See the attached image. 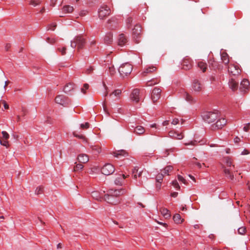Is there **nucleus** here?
<instances>
[{
    "instance_id": "nucleus-1",
    "label": "nucleus",
    "mask_w": 250,
    "mask_h": 250,
    "mask_svg": "<svg viewBox=\"0 0 250 250\" xmlns=\"http://www.w3.org/2000/svg\"><path fill=\"white\" fill-rule=\"evenodd\" d=\"M224 161L227 166L230 167L229 168L226 167L224 168V172L225 174V176L228 178L232 180L234 179V175L232 171L233 169L234 168L235 166L232 164L231 159L229 157H225Z\"/></svg>"
},
{
    "instance_id": "nucleus-2",
    "label": "nucleus",
    "mask_w": 250,
    "mask_h": 250,
    "mask_svg": "<svg viewBox=\"0 0 250 250\" xmlns=\"http://www.w3.org/2000/svg\"><path fill=\"white\" fill-rule=\"evenodd\" d=\"M85 44V40L81 35L76 36L73 41H71L70 46L75 48L77 46V49L80 50L83 48Z\"/></svg>"
},
{
    "instance_id": "nucleus-3",
    "label": "nucleus",
    "mask_w": 250,
    "mask_h": 250,
    "mask_svg": "<svg viewBox=\"0 0 250 250\" xmlns=\"http://www.w3.org/2000/svg\"><path fill=\"white\" fill-rule=\"evenodd\" d=\"M133 67L129 63L122 64L119 68V72L122 77L127 76L132 72Z\"/></svg>"
},
{
    "instance_id": "nucleus-4",
    "label": "nucleus",
    "mask_w": 250,
    "mask_h": 250,
    "mask_svg": "<svg viewBox=\"0 0 250 250\" xmlns=\"http://www.w3.org/2000/svg\"><path fill=\"white\" fill-rule=\"evenodd\" d=\"M203 119L208 123H211L215 121L218 117L217 113L206 111L202 113Z\"/></svg>"
},
{
    "instance_id": "nucleus-5",
    "label": "nucleus",
    "mask_w": 250,
    "mask_h": 250,
    "mask_svg": "<svg viewBox=\"0 0 250 250\" xmlns=\"http://www.w3.org/2000/svg\"><path fill=\"white\" fill-rule=\"evenodd\" d=\"M133 39L136 43H139L141 37V26L140 24H137L132 29Z\"/></svg>"
},
{
    "instance_id": "nucleus-6",
    "label": "nucleus",
    "mask_w": 250,
    "mask_h": 250,
    "mask_svg": "<svg viewBox=\"0 0 250 250\" xmlns=\"http://www.w3.org/2000/svg\"><path fill=\"white\" fill-rule=\"evenodd\" d=\"M55 102L63 106H67L70 104L71 101L68 97L63 95H58L55 99Z\"/></svg>"
},
{
    "instance_id": "nucleus-7",
    "label": "nucleus",
    "mask_w": 250,
    "mask_h": 250,
    "mask_svg": "<svg viewBox=\"0 0 250 250\" xmlns=\"http://www.w3.org/2000/svg\"><path fill=\"white\" fill-rule=\"evenodd\" d=\"M99 17L100 19H104L109 16L111 13L110 9L106 5H102L98 11Z\"/></svg>"
},
{
    "instance_id": "nucleus-8",
    "label": "nucleus",
    "mask_w": 250,
    "mask_h": 250,
    "mask_svg": "<svg viewBox=\"0 0 250 250\" xmlns=\"http://www.w3.org/2000/svg\"><path fill=\"white\" fill-rule=\"evenodd\" d=\"M115 171L114 166L111 164H105L102 168V173L105 175L112 174Z\"/></svg>"
},
{
    "instance_id": "nucleus-9",
    "label": "nucleus",
    "mask_w": 250,
    "mask_h": 250,
    "mask_svg": "<svg viewBox=\"0 0 250 250\" xmlns=\"http://www.w3.org/2000/svg\"><path fill=\"white\" fill-rule=\"evenodd\" d=\"M228 71L229 74L236 76L240 73L239 67L237 64H230L228 67Z\"/></svg>"
},
{
    "instance_id": "nucleus-10",
    "label": "nucleus",
    "mask_w": 250,
    "mask_h": 250,
    "mask_svg": "<svg viewBox=\"0 0 250 250\" xmlns=\"http://www.w3.org/2000/svg\"><path fill=\"white\" fill-rule=\"evenodd\" d=\"M140 92L138 89H134L130 94V99L132 101L138 103L140 101Z\"/></svg>"
},
{
    "instance_id": "nucleus-11",
    "label": "nucleus",
    "mask_w": 250,
    "mask_h": 250,
    "mask_svg": "<svg viewBox=\"0 0 250 250\" xmlns=\"http://www.w3.org/2000/svg\"><path fill=\"white\" fill-rule=\"evenodd\" d=\"M104 200L112 205H116L120 202L119 198H115V197H113V196L107 194L104 195Z\"/></svg>"
},
{
    "instance_id": "nucleus-12",
    "label": "nucleus",
    "mask_w": 250,
    "mask_h": 250,
    "mask_svg": "<svg viewBox=\"0 0 250 250\" xmlns=\"http://www.w3.org/2000/svg\"><path fill=\"white\" fill-rule=\"evenodd\" d=\"M161 90L159 88L155 87L151 93V98L153 103L156 102L160 98Z\"/></svg>"
},
{
    "instance_id": "nucleus-13",
    "label": "nucleus",
    "mask_w": 250,
    "mask_h": 250,
    "mask_svg": "<svg viewBox=\"0 0 250 250\" xmlns=\"http://www.w3.org/2000/svg\"><path fill=\"white\" fill-rule=\"evenodd\" d=\"M227 123L225 118H221L217 120L215 124L212 125L213 129H218L222 128Z\"/></svg>"
},
{
    "instance_id": "nucleus-14",
    "label": "nucleus",
    "mask_w": 250,
    "mask_h": 250,
    "mask_svg": "<svg viewBox=\"0 0 250 250\" xmlns=\"http://www.w3.org/2000/svg\"><path fill=\"white\" fill-rule=\"evenodd\" d=\"M168 137L173 139L181 140L184 138L182 133H178L175 130H170L168 132Z\"/></svg>"
},
{
    "instance_id": "nucleus-15",
    "label": "nucleus",
    "mask_w": 250,
    "mask_h": 250,
    "mask_svg": "<svg viewBox=\"0 0 250 250\" xmlns=\"http://www.w3.org/2000/svg\"><path fill=\"white\" fill-rule=\"evenodd\" d=\"M192 88L194 91L200 92L202 89V85L198 80L195 79L193 81Z\"/></svg>"
},
{
    "instance_id": "nucleus-16",
    "label": "nucleus",
    "mask_w": 250,
    "mask_h": 250,
    "mask_svg": "<svg viewBox=\"0 0 250 250\" xmlns=\"http://www.w3.org/2000/svg\"><path fill=\"white\" fill-rule=\"evenodd\" d=\"M123 194V191L122 189H110L108 191L107 194L115 197V198H119V196Z\"/></svg>"
},
{
    "instance_id": "nucleus-17",
    "label": "nucleus",
    "mask_w": 250,
    "mask_h": 250,
    "mask_svg": "<svg viewBox=\"0 0 250 250\" xmlns=\"http://www.w3.org/2000/svg\"><path fill=\"white\" fill-rule=\"evenodd\" d=\"M113 155L117 158H121V157H126L128 156V153L125 150L121 149L114 151Z\"/></svg>"
},
{
    "instance_id": "nucleus-18",
    "label": "nucleus",
    "mask_w": 250,
    "mask_h": 250,
    "mask_svg": "<svg viewBox=\"0 0 250 250\" xmlns=\"http://www.w3.org/2000/svg\"><path fill=\"white\" fill-rule=\"evenodd\" d=\"M183 69L189 70L192 67V61L189 59H184L182 62Z\"/></svg>"
},
{
    "instance_id": "nucleus-19",
    "label": "nucleus",
    "mask_w": 250,
    "mask_h": 250,
    "mask_svg": "<svg viewBox=\"0 0 250 250\" xmlns=\"http://www.w3.org/2000/svg\"><path fill=\"white\" fill-rule=\"evenodd\" d=\"M127 42V38L124 34L119 35L118 38V45L120 46L125 45Z\"/></svg>"
},
{
    "instance_id": "nucleus-20",
    "label": "nucleus",
    "mask_w": 250,
    "mask_h": 250,
    "mask_svg": "<svg viewBox=\"0 0 250 250\" xmlns=\"http://www.w3.org/2000/svg\"><path fill=\"white\" fill-rule=\"evenodd\" d=\"M77 160L80 163L85 164L89 161V157L85 154H80L77 156Z\"/></svg>"
},
{
    "instance_id": "nucleus-21",
    "label": "nucleus",
    "mask_w": 250,
    "mask_h": 250,
    "mask_svg": "<svg viewBox=\"0 0 250 250\" xmlns=\"http://www.w3.org/2000/svg\"><path fill=\"white\" fill-rule=\"evenodd\" d=\"M229 85L232 90L235 91L238 88V82L236 81L233 78H231L229 81Z\"/></svg>"
},
{
    "instance_id": "nucleus-22",
    "label": "nucleus",
    "mask_w": 250,
    "mask_h": 250,
    "mask_svg": "<svg viewBox=\"0 0 250 250\" xmlns=\"http://www.w3.org/2000/svg\"><path fill=\"white\" fill-rule=\"evenodd\" d=\"M249 85V82L247 79H243L240 83V89L242 92H245Z\"/></svg>"
},
{
    "instance_id": "nucleus-23",
    "label": "nucleus",
    "mask_w": 250,
    "mask_h": 250,
    "mask_svg": "<svg viewBox=\"0 0 250 250\" xmlns=\"http://www.w3.org/2000/svg\"><path fill=\"white\" fill-rule=\"evenodd\" d=\"M221 60L225 64H228L229 62V57L228 54L225 52H223L221 54Z\"/></svg>"
},
{
    "instance_id": "nucleus-24",
    "label": "nucleus",
    "mask_w": 250,
    "mask_h": 250,
    "mask_svg": "<svg viewBox=\"0 0 250 250\" xmlns=\"http://www.w3.org/2000/svg\"><path fill=\"white\" fill-rule=\"evenodd\" d=\"M104 43L106 44H110L113 42V35L110 33H107L104 38Z\"/></svg>"
},
{
    "instance_id": "nucleus-25",
    "label": "nucleus",
    "mask_w": 250,
    "mask_h": 250,
    "mask_svg": "<svg viewBox=\"0 0 250 250\" xmlns=\"http://www.w3.org/2000/svg\"><path fill=\"white\" fill-rule=\"evenodd\" d=\"M156 70V68L154 66H150L148 68H146L145 69V70L142 72V75L143 76H146L147 74L149 73H152L155 71Z\"/></svg>"
},
{
    "instance_id": "nucleus-26",
    "label": "nucleus",
    "mask_w": 250,
    "mask_h": 250,
    "mask_svg": "<svg viewBox=\"0 0 250 250\" xmlns=\"http://www.w3.org/2000/svg\"><path fill=\"white\" fill-rule=\"evenodd\" d=\"M145 131L144 128L142 126H137L133 132L138 135L143 134Z\"/></svg>"
},
{
    "instance_id": "nucleus-27",
    "label": "nucleus",
    "mask_w": 250,
    "mask_h": 250,
    "mask_svg": "<svg viewBox=\"0 0 250 250\" xmlns=\"http://www.w3.org/2000/svg\"><path fill=\"white\" fill-rule=\"evenodd\" d=\"M122 94V90L120 89H116L113 92H112L111 94H110L109 96L111 97L112 96H114L117 99H120V96Z\"/></svg>"
},
{
    "instance_id": "nucleus-28",
    "label": "nucleus",
    "mask_w": 250,
    "mask_h": 250,
    "mask_svg": "<svg viewBox=\"0 0 250 250\" xmlns=\"http://www.w3.org/2000/svg\"><path fill=\"white\" fill-rule=\"evenodd\" d=\"M74 89V84L68 83L65 85L64 87L63 91L65 93H68Z\"/></svg>"
},
{
    "instance_id": "nucleus-29",
    "label": "nucleus",
    "mask_w": 250,
    "mask_h": 250,
    "mask_svg": "<svg viewBox=\"0 0 250 250\" xmlns=\"http://www.w3.org/2000/svg\"><path fill=\"white\" fill-rule=\"evenodd\" d=\"M173 220L177 224L182 223L184 219H181V215L179 214H176L173 216Z\"/></svg>"
},
{
    "instance_id": "nucleus-30",
    "label": "nucleus",
    "mask_w": 250,
    "mask_h": 250,
    "mask_svg": "<svg viewBox=\"0 0 250 250\" xmlns=\"http://www.w3.org/2000/svg\"><path fill=\"white\" fill-rule=\"evenodd\" d=\"M198 66L203 72H205L207 68V63L203 62H198Z\"/></svg>"
},
{
    "instance_id": "nucleus-31",
    "label": "nucleus",
    "mask_w": 250,
    "mask_h": 250,
    "mask_svg": "<svg viewBox=\"0 0 250 250\" xmlns=\"http://www.w3.org/2000/svg\"><path fill=\"white\" fill-rule=\"evenodd\" d=\"M74 8L72 6L70 5H65L62 8V11L65 13H70L72 12Z\"/></svg>"
},
{
    "instance_id": "nucleus-32",
    "label": "nucleus",
    "mask_w": 250,
    "mask_h": 250,
    "mask_svg": "<svg viewBox=\"0 0 250 250\" xmlns=\"http://www.w3.org/2000/svg\"><path fill=\"white\" fill-rule=\"evenodd\" d=\"M160 211H161L162 214L166 218H167L170 217V215L169 213V210L167 208H162L161 209Z\"/></svg>"
},
{
    "instance_id": "nucleus-33",
    "label": "nucleus",
    "mask_w": 250,
    "mask_h": 250,
    "mask_svg": "<svg viewBox=\"0 0 250 250\" xmlns=\"http://www.w3.org/2000/svg\"><path fill=\"white\" fill-rule=\"evenodd\" d=\"M173 170V167L171 166H167L163 169V173L164 174L169 175V172H171Z\"/></svg>"
},
{
    "instance_id": "nucleus-34",
    "label": "nucleus",
    "mask_w": 250,
    "mask_h": 250,
    "mask_svg": "<svg viewBox=\"0 0 250 250\" xmlns=\"http://www.w3.org/2000/svg\"><path fill=\"white\" fill-rule=\"evenodd\" d=\"M91 196L94 199L97 200H100L101 199V196L99 192L97 191L92 192Z\"/></svg>"
},
{
    "instance_id": "nucleus-35",
    "label": "nucleus",
    "mask_w": 250,
    "mask_h": 250,
    "mask_svg": "<svg viewBox=\"0 0 250 250\" xmlns=\"http://www.w3.org/2000/svg\"><path fill=\"white\" fill-rule=\"evenodd\" d=\"M56 26H57L56 23L53 22V23H51L50 24H48L47 25L46 29H47V30L54 31V30H55Z\"/></svg>"
},
{
    "instance_id": "nucleus-36",
    "label": "nucleus",
    "mask_w": 250,
    "mask_h": 250,
    "mask_svg": "<svg viewBox=\"0 0 250 250\" xmlns=\"http://www.w3.org/2000/svg\"><path fill=\"white\" fill-rule=\"evenodd\" d=\"M43 192V188L42 186L37 187L35 190V193L37 195H40Z\"/></svg>"
},
{
    "instance_id": "nucleus-37",
    "label": "nucleus",
    "mask_w": 250,
    "mask_h": 250,
    "mask_svg": "<svg viewBox=\"0 0 250 250\" xmlns=\"http://www.w3.org/2000/svg\"><path fill=\"white\" fill-rule=\"evenodd\" d=\"M83 166L82 164H78L74 167L73 170L74 171H77L79 170H82L83 169Z\"/></svg>"
},
{
    "instance_id": "nucleus-38",
    "label": "nucleus",
    "mask_w": 250,
    "mask_h": 250,
    "mask_svg": "<svg viewBox=\"0 0 250 250\" xmlns=\"http://www.w3.org/2000/svg\"><path fill=\"white\" fill-rule=\"evenodd\" d=\"M164 177V174L163 173H159L156 178V182H162Z\"/></svg>"
},
{
    "instance_id": "nucleus-39",
    "label": "nucleus",
    "mask_w": 250,
    "mask_h": 250,
    "mask_svg": "<svg viewBox=\"0 0 250 250\" xmlns=\"http://www.w3.org/2000/svg\"><path fill=\"white\" fill-rule=\"evenodd\" d=\"M123 180L121 177V175H120V176L118 178H117L115 180V184L116 185H122L123 183Z\"/></svg>"
},
{
    "instance_id": "nucleus-40",
    "label": "nucleus",
    "mask_w": 250,
    "mask_h": 250,
    "mask_svg": "<svg viewBox=\"0 0 250 250\" xmlns=\"http://www.w3.org/2000/svg\"><path fill=\"white\" fill-rule=\"evenodd\" d=\"M41 3L40 0H31L29 1V4L31 5H32L34 6H36L39 4H40Z\"/></svg>"
},
{
    "instance_id": "nucleus-41",
    "label": "nucleus",
    "mask_w": 250,
    "mask_h": 250,
    "mask_svg": "<svg viewBox=\"0 0 250 250\" xmlns=\"http://www.w3.org/2000/svg\"><path fill=\"white\" fill-rule=\"evenodd\" d=\"M246 228L244 227H240L238 229V232L239 234L243 235L245 233Z\"/></svg>"
},
{
    "instance_id": "nucleus-42",
    "label": "nucleus",
    "mask_w": 250,
    "mask_h": 250,
    "mask_svg": "<svg viewBox=\"0 0 250 250\" xmlns=\"http://www.w3.org/2000/svg\"><path fill=\"white\" fill-rule=\"evenodd\" d=\"M1 134H2L3 139L7 140L9 138V135L6 131H2Z\"/></svg>"
},
{
    "instance_id": "nucleus-43",
    "label": "nucleus",
    "mask_w": 250,
    "mask_h": 250,
    "mask_svg": "<svg viewBox=\"0 0 250 250\" xmlns=\"http://www.w3.org/2000/svg\"><path fill=\"white\" fill-rule=\"evenodd\" d=\"M138 167H136L132 169V173L133 174V177L135 179L137 178V173L138 172Z\"/></svg>"
},
{
    "instance_id": "nucleus-44",
    "label": "nucleus",
    "mask_w": 250,
    "mask_h": 250,
    "mask_svg": "<svg viewBox=\"0 0 250 250\" xmlns=\"http://www.w3.org/2000/svg\"><path fill=\"white\" fill-rule=\"evenodd\" d=\"M89 124L87 122L85 123L84 124H82L81 125V128L83 129H86L89 127Z\"/></svg>"
},
{
    "instance_id": "nucleus-45",
    "label": "nucleus",
    "mask_w": 250,
    "mask_h": 250,
    "mask_svg": "<svg viewBox=\"0 0 250 250\" xmlns=\"http://www.w3.org/2000/svg\"><path fill=\"white\" fill-rule=\"evenodd\" d=\"M57 50L61 53L62 55H64L66 54V48L65 47H63L62 48L58 47Z\"/></svg>"
},
{
    "instance_id": "nucleus-46",
    "label": "nucleus",
    "mask_w": 250,
    "mask_h": 250,
    "mask_svg": "<svg viewBox=\"0 0 250 250\" xmlns=\"http://www.w3.org/2000/svg\"><path fill=\"white\" fill-rule=\"evenodd\" d=\"M185 97L186 100L188 102H192L193 100L192 97L188 93H186L185 94Z\"/></svg>"
},
{
    "instance_id": "nucleus-47",
    "label": "nucleus",
    "mask_w": 250,
    "mask_h": 250,
    "mask_svg": "<svg viewBox=\"0 0 250 250\" xmlns=\"http://www.w3.org/2000/svg\"><path fill=\"white\" fill-rule=\"evenodd\" d=\"M73 134L75 137H76L77 138H78L81 139H83V140L85 139V137L82 134H78L77 133H76V132H74L73 133Z\"/></svg>"
},
{
    "instance_id": "nucleus-48",
    "label": "nucleus",
    "mask_w": 250,
    "mask_h": 250,
    "mask_svg": "<svg viewBox=\"0 0 250 250\" xmlns=\"http://www.w3.org/2000/svg\"><path fill=\"white\" fill-rule=\"evenodd\" d=\"M172 185L177 189H179L180 188V187L176 180L172 181Z\"/></svg>"
},
{
    "instance_id": "nucleus-49",
    "label": "nucleus",
    "mask_w": 250,
    "mask_h": 250,
    "mask_svg": "<svg viewBox=\"0 0 250 250\" xmlns=\"http://www.w3.org/2000/svg\"><path fill=\"white\" fill-rule=\"evenodd\" d=\"M92 149L95 152L96 154H98L101 152V148L97 146H93L92 147Z\"/></svg>"
},
{
    "instance_id": "nucleus-50",
    "label": "nucleus",
    "mask_w": 250,
    "mask_h": 250,
    "mask_svg": "<svg viewBox=\"0 0 250 250\" xmlns=\"http://www.w3.org/2000/svg\"><path fill=\"white\" fill-rule=\"evenodd\" d=\"M132 21H133V19H132V18H131V17H129L126 19V22L127 25L128 26V28L130 26V25L132 22Z\"/></svg>"
},
{
    "instance_id": "nucleus-51",
    "label": "nucleus",
    "mask_w": 250,
    "mask_h": 250,
    "mask_svg": "<svg viewBox=\"0 0 250 250\" xmlns=\"http://www.w3.org/2000/svg\"><path fill=\"white\" fill-rule=\"evenodd\" d=\"M89 85L87 83L84 84L83 87L81 88V92L83 94H85L86 93L85 90L87 89Z\"/></svg>"
},
{
    "instance_id": "nucleus-52",
    "label": "nucleus",
    "mask_w": 250,
    "mask_h": 250,
    "mask_svg": "<svg viewBox=\"0 0 250 250\" xmlns=\"http://www.w3.org/2000/svg\"><path fill=\"white\" fill-rule=\"evenodd\" d=\"M250 129V123H248L245 125V126L243 127V130L247 132Z\"/></svg>"
},
{
    "instance_id": "nucleus-53",
    "label": "nucleus",
    "mask_w": 250,
    "mask_h": 250,
    "mask_svg": "<svg viewBox=\"0 0 250 250\" xmlns=\"http://www.w3.org/2000/svg\"><path fill=\"white\" fill-rule=\"evenodd\" d=\"M177 178L179 181H181L184 184H186V180L182 176L179 175H178Z\"/></svg>"
},
{
    "instance_id": "nucleus-54",
    "label": "nucleus",
    "mask_w": 250,
    "mask_h": 250,
    "mask_svg": "<svg viewBox=\"0 0 250 250\" xmlns=\"http://www.w3.org/2000/svg\"><path fill=\"white\" fill-rule=\"evenodd\" d=\"M46 41L48 43H50V44H53L56 42V41L54 39H51L50 38H47L46 39Z\"/></svg>"
},
{
    "instance_id": "nucleus-55",
    "label": "nucleus",
    "mask_w": 250,
    "mask_h": 250,
    "mask_svg": "<svg viewBox=\"0 0 250 250\" xmlns=\"http://www.w3.org/2000/svg\"><path fill=\"white\" fill-rule=\"evenodd\" d=\"M109 71L111 75H113L115 73V69L113 66L109 67Z\"/></svg>"
},
{
    "instance_id": "nucleus-56",
    "label": "nucleus",
    "mask_w": 250,
    "mask_h": 250,
    "mask_svg": "<svg viewBox=\"0 0 250 250\" xmlns=\"http://www.w3.org/2000/svg\"><path fill=\"white\" fill-rule=\"evenodd\" d=\"M11 47V44L9 43H7L5 44L4 49L6 51H8Z\"/></svg>"
},
{
    "instance_id": "nucleus-57",
    "label": "nucleus",
    "mask_w": 250,
    "mask_h": 250,
    "mask_svg": "<svg viewBox=\"0 0 250 250\" xmlns=\"http://www.w3.org/2000/svg\"><path fill=\"white\" fill-rule=\"evenodd\" d=\"M179 119L177 118H175L172 120L171 124L173 125H176L179 123Z\"/></svg>"
},
{
    "instance_id": "nucleus-58",
    "label": "nucleus",
    "mask_w": 250,
    "mask_h": 250,
    "mask_svg": "<svg viewBox=\"0 0 250 250\" xmlns=\"http://www.w3.org/2000/svg\"><path fill=\"white\" fill-rule=\"evenodd\" d=\"M209 80L212 83L216 81V79L215 76L214 75H211L209 77Z\"/></svg>"
},
{
    "instance_id": "nucleus-59",
    "label": "nucleus",
    "mask_w": 250,
    "mask_h": 250,
    "mask_svg": "<svg viewBox=\"0 0 250 250\" xmlns=\"http://www.w3.org/2000/svg\"><path fill=\"white\" fill-rule=\"evenodd\" d=\"M161 183L162 182H157L156 184V188L158 189V190H160V188H161Z\"/></svg>"
},
{
    "instance_id": "nucleus-60",
    "label": "nucleus",
    "mask_w": 250,
    "mask_h": 250,
    "mask_svg": "<svg viewBox=\"0 0 250 250\" xmlns=\"http://www.w3.org/2000/svg\"><path fill=\"white\" fill-rule=\"evenodd\" d=\"M93 68L92 66H90L88 68L86 69V73L87 74H89L93 70Z\"/></svg>"
},
{
    "instance_id": "nucleus-61",
    "label": "nucleus",
    "mask_w": 250,
    "mask_h": 250,
    "mask_svg": "<svg viewBox=\"0 0 250 250\" xmlns=\"http://www.w3.org/2000/svg\"><path fill=\"white\" fill-rule=\"evenodd\" d=\"M250 153L247 149H244L241 153V155H247Z\"/></svg>"
},
{
    "instance_id": "nucleus-62",
    "label": "nucleus",
    "mask_w": 250,
    "mask_h": 250,
    "mask_svg": "<svg viewBox=\"0 0 250 250\" xmlns=\"http://www.w3.org/2000/svg\"><path fill=\"white\" fill-rule=\"evenodd\" d=\"M193 163L195 164L198 168H200L202 167V165L199 163V162H194V161H192Z\"/></svg>"
},
{
    "instance_id": "nucleus-63",
    "label": "nucleus",
    "mask_w": 250,
    "mask_h": 250,
    "mask_svg": "<svg viewBox=\"0 0 250 250\" xmlns=\"http://www.w3.org/2000/svg\"><path fill=\"white\" fill-rule=\"evenodd\" d=\"M103 106L104 110L105 111H106V110H107V107H106V102L105 101L103 103Z\"/></svg>"
},
{
    "instance_id": "nucleus-64",
    "label": "nucleus",
    "mask_w": 250,
    "mask_h": 250,
    "mask_svg": "<svg viewBox=\"0 0 250 250\" xmlns=\"http://www.w3.org/2000/svg\"><path fill=\"white\" fill-rule=\"evenodd\" d=\"M234 141L235 143H238L240 141V139L238 137H236L234 139Z\"/></svg>"
}]
</instances>
